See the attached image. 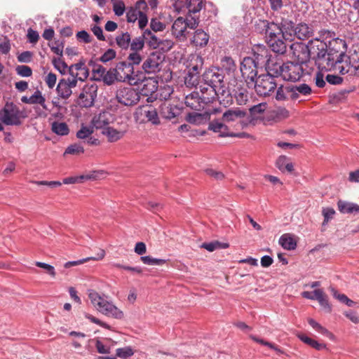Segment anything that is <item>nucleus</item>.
Listing matches in <instances>:
<instances>
[{"label":"nucleus","mask_w":359,"mask_h":359,"mask_svg":"<svg viewBox=\"0 0 359 359\" xmlns=\"http://www.w3.org/2000/svg\"><path fill=\"white\" fill-rule=\"evenodd\" d=\"M222 72H225L227 74H233L236 71L237 67L233 59L230 56H224L220 60V67Z\"/></svg>","instance_id":"obj_31"},{"label":"nucleus","mask_w":359,"mask_h":359,"mask_svg":"<svg viewBox=\"0 0 359 359\" xmlns=\"http://www.w3.org/2000/svg\"><path fill=\"white\" fill-rule=\"evenodd\" d=\"M144 41L147 42L150 47L153 48H156L160 46V45L163 43L157 36L151 32V34L147 37H145Z\"/></svg>","instance_id":"obj_56"},{"label":"nucleus","mask_w":359,"mask_h":359,"mask_svg":"<svg viewBox=\"0 0 359 359\" xmlns=\"http://www.w3.org/2000/svg\"><path fill=\"white\" fill-rule=\"evenodd\" d=\"M196 64L191 65L188 73L184 77V83L187 86L194 87L198 84L200 78V72L203 64V59L201 56H197L195 59Z\"/></svg>","instance_id":"obj_14"},{"label":"nucleus","mask_w":359,"mask_h":359,"mask_svg":"<svg viewBox=\"0 0 359 359\" xmlns=\"http://www.w3.org/2000/svg\"><path fill=\"white\" fill-rule=\"evenodd\" d=\"M276 99L277 100L283 101L287 99H290V93H289L290 88H291L290 84L287 86L280 85L277 86Z\"/></svg>","instance_id":"obj_45"},{"label":"nucleus","mask_w":359,"mask_h":359,"mask_svg":"<svg viewBox=\"0 0 359 359\" xmlns=\"http://www.w3.org/2000/svg\"><path fill=\"white\" fill-rule=\"evenodd\" d=\"M342 45L341 40L330 42L320 69H325L326 71L334 70L341 75L355 73L354 66L356 60L354 59V62H352L351 57L341 49Z\"/></svg>","instance_id":"obj_1"},{"label":"nucleus","mask_w":359,"mask_h":359,"mask_svg":"<svg viewBox=\"0 0 359 359\" xmlns=\"http://www.w3.org/2000/svg\"><path fill=\"white\" fill-rule=\"evenodd\" d=\"M250 337L254 341H255L258 344H260L262 345L268 346L271 349L274 350L278 354H282L283 353V351L280 348H279L277 346H276L274 344H272L271 342L265 341L263 339L259 338L258 337L253 335V334L250 335Z\"/></svg>","instance_id":"obj_48"},{"label":"nucleus","mask_w":359,"mask_h":359,"mask_svg":"<svg viewBox=\"0 0 359 359\" xmlns=\"http://www.w3.org/2000/svg\"><path fill=\"white\" fill-rule=\"evenodd\" d=\"M64 41L56 40L52 46L49 45L51 50L60 56L62 55L64 48Z\"/></svg>","instance_id":"obj_60"},{"label":"nucleus","mask_w":359,"mask_h":359,"mask_svg":"<svg viewBox=\"0 0 359 359\" xmlns=\"http://www.w3.org/2000/svg\"><path fill=\"white\" fill-rule=\"evenodd\" d=\"M285 41L281 35H278L276 37L269 39L266 42L274 53L284 54L287 51Z\"/></svg>","instance_id":"obj_23"},{"label":"nucleus","mask_w":359,"mask_h":359,"mask_svg":"<svg viewBox=\"0 0 359 359\" xmlns=\"http://www.w3.org/2000/svg\"><path fill=\"white\" fill-rule=\"evenodd\" d=\"M116 351V355L123 359H128L134 354L133 350L130 346L118 348Z\"/></svg>","instance_id":"obj_55"},{"label":"nucleus","mask_w":359,"mask_h":359,"mask_svg":"<svg viewBox=\"0 0 359 359\" xmlns=\"http://www.w3.org/2000/svg\"><path fill=\"white\" fill-rule=\"evenodd\" d=\"M84 152L83 147L79 144L69 145L65 150V154H79Z\"/></svg>","instance_id":"obj_61"},{"label":"nucleus","mask_w":359,"mask_h":359,"mask_svg":"<svg viewBox=\"0 0 359 359\" xmlns=\"http://www.w3.org/2000/svg\"><path fill=\"white\" fill-rule=\"evenodd\" d=\"M117 46L123 50H127L130 46L131 41L130 35L128 32H123L115 38Z\"/></svg>","instance_id":"obj_41"},{"label":"nucleus","mask_w":359,"mask_h":359,"mask_svg":"<svg viewBox=\"0 0 359 359\" xmlns=\"http://www.w3.org/2000/svg\"><path fill=\"white\" fill-rule=\"evenodd\" d=\"M89 298L92 304L102 313L116 319H121L123 317L122 311L118 309L111 302L107 301L101 297L98 293H90Z\"/></svg>","instance_id":"obj_3"},{"label":"nucleus","mask_w":359,"mask_h":359,"mask_svg":"<svg viewBox=\"0 0 359 359\" xmlns=\"http://www.w3.org/2000/svg\"><path fill=\"white\" fill-rule=\"evenodd\" d=\"M303 64L297 62H288L280 65L276 73L279 74L285 81H296L303 75Z\"/></svg>","instance_id":"obj_6"},{"label":"nucleus","mask_w":359,"mask_h":359,"mask_svg":"<svg viewBox=\"0 0 359 359\" xmlns=\"http://www.w3.org/2000/svg\"><path fill=\"white\" fill-rule=\"evenodd\" d=\"M93 178L90 175H82L76 177H66L63 180L62 183L65 184H76L82 182L84 180H90Z\"/></svg>","instance_id":"obj_52"},{"label":"nucleus","mask_w":359,"mask_h":359,"mask_svg":"<svg viewBox=\"0 0 359 359\" xmlns=\"http://www.w3.org/2000/svg\"><path fill=\"white\" fill-rule=\"evenodd\" d=\"M297 337L302 341L318 351L326 348V345L325 344H320L304 334H299Z\"/></svg>","instance_id":"obj_42"},{"label":"nucleus","mask_w":359,"mask_h":359,"mask_svg":"<svg viewBox=\"0 0 359 359\" xmlns=\"http://www.w3.org/2000/svg\"><path fill=\"white\" fill-rule=\"evenodd\" d=\"M161 115L165 119L170 120L181 114V109L177 105L164 103L161 106Z\"/></svg>","instance_id":"obj_25"},{"label":"nucleus","mask_w":359,"mask_h":359,"mask_svg":"<svg viewBox=\"0 0 359 359\" xmlns=\"http://www.w3.org/2000/svg\"><path fill=\"white\" fill-rule=\"evenodd\" d=\"M187 26L185 19L182 17L177 18L172 24V34L177 39H181L186 36Z\"/></svg>","instance_id":"obj_26"},{"label":"nucleus","mask_w":359,"mask_h":359,"mask_svg":"<svg viewBox=\"0 0 359 359\" xmlns=\"http://www.w3.org/2000/svg\"><path fill=\"white\" fill-rule=\"evenodd\" d=\"M309 46L311 59L313 60L316 65L320 69L322 61L325 58L327 44L324 41L315 38L309 41Z\"/></svg>","instance_id":"obj_8"},{"label":"nucleus","mask_w":359,"mask_h":359,"mask_svg":"<svg viewBox=\"0 0 359 359\" xmlns=\"http://www.w3.org/2000/svg\"><path fill=\"white\" fill-rule=\"evenodd\" d=\"M107 113L102 112L97 115H95L92 119V125L97 129H100L107 126L109 123V118L107 117Z\"/></svg>","instance_id":"obj_38"},{"label":"nucleus","mask_w":359,"mask_h":359,"mask_svg":"<svg viewBox=\"0 0 359 359\" xmlns=\"http://www.w3.org/2000/svg\"><path fill=\"white\" fill-rule=\"evenodd\" d=\"M77 85L76 80L69 77L61 79L57 86L56 92L59 99L67 100L72 94V88Z\"/></svg>","instance_id":"obj_15"},{"label":"nucleus","mask_w":359,"mask_h":359,"mask_svg":"<svg viewBox=\"0 0 359 359\" xmlns=\"http://www.w3.org/2000/svg\"><path fill=\"white\" fill-rule=\"evenodd\" d=\"M224 76L219 67H212L207 69L203 74V79L207 86L214 88L223 87Z\"/></svg>","instance_id":"obj_11"},{"label":"nucleus","mask_w":359,"mask_h":359,"mask_svg":"<svg viewBox=\"0 0 359 359\" xmlns=\"http://www.w3.org/2000/svg\"><path fill=\"white\" fill-rule=\"evenodd\" d=\"M337 205L339 210L341 213H359V205L356 203L339 201Z\"/></svg>","instance_id":"obj_35"},{"label":"nucleus","mask_w":359,"mask_h":359,"mask_svg":"<svg viewBox=\"0 0 359 359\" xmlns=\"http://www.w3.org/2000/svg\"><path fill=\"white\" fill-rule=\"evenodd\" d=\"M290 86L288 92L290 93V100L294 101H303V97H308L312 93L311 88L306 83L290 84Z\"/></svg>","instance_id":"obj_17"},{"label":"nucleus","mask_w":359,"mask_h":359,"mask_svg":"<svg viewBox=\"0 0 359 359\" xmlns=\"http://www.w3.org/2000/svg\"><path fill=\"white\" fill-rule=\"evenodd\" d=\"M95 79L102 81L108 86L112 85L115 81H118L117 74L114 72V68H110L108 71H106L102 78H95Z\"/></svg>","instance_id":"obj_44"},{"label":"nucleus","mask_w":359,"mask_h":359,"mask_svg":"<svg viewBox=\"0 0 359 359\" xmlns=\"http://www.w3.org/2000/svg\"><path fill=\"white\" fill-rule=\"evenodd\" d=\"M313 30L311 27L305 22H300L295 26L292 35V40L294 37L299 40H306L313 36Z\"/></svg>","instance_id":"obj_21"},{"label":"nucleus","mask_w":359,"mask_h":359,"mask_svg":"<svg viewBox=\"0 0 359 359\" xmlns=\"http://www.w3.org/2000/svg\"><path fill=\"white\" fill-rule=\"evenodd\" d=\"M162 61V54L159 51L152 52L143 62L142 69L145 73H154L159 69Z\"/></svg>","instance_id":"obj_16"},{"label":"nucleus","mask_w":359,"mask_h":359,"mask_svg":"<svg viewBox=\"0 0 359 359\" xmlns=\"http://www.w3.org/2000/svg\"><path fill=\"white\" fill-rule=\"evenodd\" d=\"M105 255V252L104 250H100L99 252H97V254L96 255V256L95 257H88V258H86V259H79V260H76V261H70V262H67L65 264V268H69L71 266H76V265H79V264H83L84 262L90 260V259H93V260H100L104 258Z\"/></svg>","instance_id":"obj_40"},{"label":"nucleus","mask_w":359,"mask_h":359,"mask_svg":"<svg viewBox=\"0 0 359 359\" xmlns=\"http://www.w3.org/2000/svg\"><path fill=\"white\" fill-rule=\"evenodd\" d=\"M266 109V103L262 102L258 104H255L250 108V112L252 115L256 116L263 113Z\"/></svg>","instance_id":"obj_64"},{"label":"nucleus","mask_w":359,"mask_h":359,"mask_svg":"<svg viewBox=\"0 0 359 359\" xmlns=\"http://www.w3.org/2000/svg\"><path fill=\"white\" fill-rule=\"evenodd\" d=\"M245 115H246L245 111H244L243 110H241V109H236V110L229 109V110L226 111L223 114L222 119L224 121L229 122V121H234L236 118H243Z\"/></svg>","instance_id":"obj_43"},{"label":"nucleus","mask_w":359,"mask_h":359,"mask_svg":"<svg viewBox=\"0 0 359 359\" xmlns=\"http://www.w3.org/2000/svg\"><path fill=\"white\" fill-rule=\"evenodd\" d=\"M208 129L214 133H219L221 137H229V135L231 133V132L229 131L228 126L217 119L210 121Z\"/></svg>","instance_id":"obj_27"},{"label":"nucleus","mask_w":359,"mask_h":359,"mask_svg":"<svg viewBox=\"0 0 359 359\" xmlns=\"http://www.w3.org/2000/svg\"><path fill=\"white\" fill-rule=\"evenodd\" d=\"M316 86L318 88H323L326 85L325 77L323 72L318 71L316 72L315 77L313 79Z\"/></svg>","instance_id":"obj_62"},{"label":"nucleus","mask_w":359,"mask_h":359,"mask_svg":"<svg viewBox=\"0 0 359 359\" xmlns=\"http://www.w3.org/2000/svg\"><path fill=\"white\" fill-rule=\"evenodd\" d=\"M113 4V11L116 15L121 16L125 12V4L122 0H111Z\"/></svg>","instance_id":"obj_54"},{"label":"nucleus","mask_w":359,"mask_h":359,"mask_svg":"<svg viewBox=\"0 0 359 359\" xmlns=\"http://www.w3.org/2000/svg\"><path fill=\"white\" fill-rule=\"evenodd\" d=\"M249 57L254 60L257 67L259 69L266 67L270 60V55L265 47L259 46L257 50H253L252 55Z\"/></svg>","instance_id":"obj_20"},{"label":"nucleus","mask_w":359,"mask_h":359,"mask_svg":"<svg viewBox=\"0 0 359 359\" xmlns=\"http://www.w3.org/2000/svg\"><path fill=\"white\" fill-rule=\"evenodd\" d=\"M51 130L60 136H65L69 133V128L65 122L54 121L51 124Z\"/></svg>","instance_id":"obj_39"},{"label":"nucleus","mask_w":359,"mask_h":359,"mask_svg":"<svg viewBox=\"0 0 359 359\" xmlns=\"http://www.w3.org/2000/svg\"><path fill=\"white\" fill-rule=\"evenodd\" d=\"M21 101L27 104H39L43 109H46V100L42 95L41 91L36 90L34 93L29 97L27 96H22Z\"/></svg>","instance_id":"obj_33"},{"label":"nucleus","mask_w":359,"mask_h":359,"mask_svg":"<svg viewBox=\"0 0 359 359\" xmlns=\"http://www.w3.org/2000/svg\"><path fill=\"white\" fill-rule=\"evenodd\" d=\"M255 30L264 36L266 41L270 39L276 37V36L281 35L278 19H276V22L259 20L255 24Z\"/></svg>","instance_id":"obj_10"},{"label":"nucleus","mask_w":359,"mask_h":359,"mask_svg":"<svg viewBox=\"0 0 359 359\" xmlns=\"http://www.w3.org/2000/svg\"><path fill=\"white\" fill-rule=\"evenodd\" d=\"M144 116L147 118V119L151 122L154 125L159 124V118L158 115V112L154 107H149L147 110H144Z\"/></svg>","instance_id":"obj_47"},{"label":"nucleus","mask_w":359,"mask_h":359,"mask_svg":"<svg viewBox=\"0 0 359 359\" xmlns=\"http://www.w3.org/2000/svg\"><path fill=\"white\" fill-rule=\"evenodd\" d=\"M186 6L189 13L195 14L202 9L203 0H186Z\"/></svg>","instance_id":"obj_46"},{"label":"nucleus","mask_w":359,"mask_h":359,"mask_svg":"<svg viewBox=\"0 0 359 359\" xmlns=\"http://www.w3.org/2000/svg\"><path fill=\"white\" fill-rule=\"evenodd\" d=\"M54 67L62 74L69 72V67L60 57H54L52 60Z\"/></svg>","instance_id":"obj_49"},{"label":"nucleus","mask_w":359,"mask_h":359,"mask_svg":"<svg viewBox=\"0 0 359 359\" xmlns=\"http://www.w3.org/2000/svg\"><path fill=\"white\" fill-rule=\"evenodd\" d=\"M199 96L203 104L212 102L217 97V88L212 86H201Z\"/></svg>","instance_id":"obj_24"},{"label":"nucleus","mask_w":359,"mask_h":359,"mask_svg":"<svg viewBox=\"0 0 359 359\" xmlns=\"http://www.w3.org/2000/svg\"><path fill=\"white\" fill-rule=\"evenodd\" d=\"M140 259L144 264L151 266H161L166 262L165 259L154 258L151 256H142Z\"/></svg>","instance_id":"obj_51"},{"label":"nucleus","mask_w":359,"mask_h":359,"mask_svg":"<svg viewBox=\"0 0 359 359\" xmlns=\"http://www.w3.org/2000/svg\"><path fill=\"white\" fill-rule=\"evenodd\" d=\"M209 41V35L203 29H196L194 32L191 42L196 47L203 48L205 46Z\"/></svg>","instance_id":"obj_32"},{"label":"nucleus","mask_w":359,"mask_h":359,"mask_svg":"<svg viewBox=\"0 0 359 359\" xmlns=\"http://www.w3.org/2000/svg\"><path fill=\"white\" fill-rule=\"evenodd\" d=\"M151 34V31L149 29H145L142 34V36L135 37L130 41V50L133 52H140L144 47L145 43V37L149 36Z\"/></svg>","instance_id":"obj_29"},{"label":"nucleus","mask_w":359,"mask_h":359,"mask_svg":"<svg viewBox=\"0 0 359 359\" xmlns=\"http://www.w3.org/2000/svg\"><path fill=\"white\" fill-rule=\"evenodd\" d=\"M278 22L281 36L285 40L292 41V35L296 26L293 20L289 18L281 17L280 20L278 19Z\"/></svg>","instance_id":"obj_19"},{"label":"nucleus","mask_w":359,"mask_h":359,"mask_svg":"<svg viewBox=\"0 0 359 359\" xmlns=\"http://www.w3.org/2000/svg\"><path fill=\"white\" fill-rule=\"evenodd\" d=\"M259 69L250 57H245L241 62V75L249 88H252V84H255V81L258 78Z\"/></svg>","instance_id":"obj_7"},{"label":"nucleus","mask_w":359,"mask_h":359,"mask_svg":"<svg viewBox=\"0 0 359 359\" xmlns=\"http://www.w3.org/2000/svg\"><path fill=\"white\" fill-rule=\"evenodd\" d=\"M116 98L119 103L123 105L132 106L137 103L140 96L135 88L126 87L119 88L116 91Z\"/></svg>","instance_id":"obj_12"},{"label":"nucleus","mask_w":359,"mask_h":359,"mask_svg":"<svg viewBox=\"0 0 359 359\" xmlns=\"http://www.w3.org/2000/svg\"><path fill=\"white\" fill-rule=\"evenodd\" d=\"M69 74L72 79L76 80L77 83L79 81H83L89 76L88 69L83 61L70 65L69 67Z\"/></svg>","instance_id":"obj_18"},{"label":"nucleus","mask_w":359,"mask_h":359,"mask_svg":"<svg viewBox=\"0 0 359 359\" xmlns=\"http://www.w3.org/2000/svg\"><path fill=\"white\" fill-rule=\"evenodd\" d=\"M128 61H126V63L130 64V67H133L135 65H138L141 63V62L143 60V56L140 55L139 52H133L130 53L128 57Z\"/></svg>","instance_id":"obj_53"},{"label":"nucleus","mask_w":359,"mask_h":359,"mask_svg":"<svg viewBox=\"0 0 359 359\" xmlns=\"http://www.w3.org/2000/svg\"><path fill=\"white\" fill-rule=\"evenodd\" d=\"M317 301L327 312H330L332 311V307L328 302L327 297L323 290L320 296L318 297Z\"/></svg>","instance_id":"obj_57"},{"label":"nucleus","mask_w":359,"mask_h":359,"mask_svg":"<svg viewBox=\"0 0 359 359\" xmlns=\"http://www.w3.org/2000/svg\"><path fill=\"white\" fill-rule=\"evenodd\" d=\"M22 118V112L13 102H7L0 110V121L7 126H20Z\"/></svg>","instance_id":"obj_4"},{"label":"nucleus","mask_w":359,"mask_h":359,"mask_svg":"<svg viewBox=\"0 0 359 359\" xmlns=\"http://www.w3.org/2000/svg\"><path fill=\"white\" fill-rule=\"evenodd\" d=\"M116 53L112 48L107 49L99 58V60L103 63H106L116 57Z\"/></svg>","instance_id":"obj_58"},{"label":"nucleus","mask_w":359,"mask_h":359,"mask_svg":"<svg viewBox=\"0 0 359 359\" xmlns=\"http://www.w3.org/2000/svg\"><path fill=\"white\" fill-rule=\"evenodd\" d=\"M277 86L276 77L268 72L259 76L255 81V84H252V88H255L257 95L266 97L273 93Z\"/></svg>","instance_id":"obj_5"},{"label":"nucleus","mask_w":359,"mask_h":359,"mask_svg":"<svg viewBox=\"0 0 359 359\" xmlns=\"http://www.w3.org/2000/svg\"><path fill=\"white\" fill-rule=\"evenodd\" d=\"M102 133L107 137L108 141L114 142L121 139L124 134V131H120L111 127H107L102 131Z\"/></svg>","instance_id":"obj_36"},{"label":"nucleus","mask_w":359,"mask_h":359,"mask_svg":"<svg viewBox=\"0 0 359 359\" xmlns=\"http://www.w3.org/2000/svg\"><path fill=\"white\" fill-rule=\"evenodd\" d=\"M114 72L116 73L118 81H127L130 85H137L144 81L145 75L141 71H135V67H130L126 61H121L116 63L114 67Z\"/></svg>","instance_id":"obj_2"},{"label":"nucleus","mask_w":359,"mask_h":359,"mask_svg":"<svg viewBox=\"0 0 359 359\" xmlns=\"http://www.w3.org/2000/svg\"><path fill=\"white\" fill-rule=\"evenodd\" d=\"M184 102L187 107L196 111H200L201 109L204 108V106L202 105L201 102L198 92L194 91L187 95Z\"/></svg>","instance_id":"obj_28"},{"label":"nucleus","mask_w":359,"mask_h":359,"mask_svg":"<svg viewBox=\"0 0 359 359\" xmlns=\"http://www.w3.org/2000/svg\"><path fill=\"white\" fill-rule=\"evenodd\" d=\"M97 84L94 83L86 84L78 97V104L84 108L91 107L97 97Z\"/></svg>","instance_id":"obj_9"},{"label":"nucleus","mask_w":359,"mask_h":359,"mask_svg":"<svg viewBox=\"0 0 359 359\" xmlns=\"http://www.w3.org/2000/svg\"><path fill=\"white\" fill-rule=\"evenodd\" d=\"M88 65L92 67V72L94 76L97 75V78H102L106 72V69L102 65L96 63L93 60H90Z\"/></svg>","instance_id":"obj_50"},{"label":"nucleus","mask_w":359,"mask_h":359,"mask_svg":"<svg viewBox=\"0 0 359 359\" xmlns=\"http://www.w3.org/2000/svg\"><path fill=\"white\" fill-rule=\"evenodd\" d=\"M292 56L296 61L300 64H306L310 60V52L309 43L307 44L303 42H294L290 46Z\"/></svg>","instance_id":"obj_13"},{"label":"nucleus","mask_w":359,"mask_h":359,"mask_svg":"<svg viewBox=\"0 0 359 359\" xmlns=\"http://www.w3.org/2000/svg\"><path fill=\"white\" fill-rule=\"evenodd\" d=\"M76 38L80 42L89 43L92 41V36L86 30H81L76 33Z\"/></svg>","instance_id":"obj_63"},{"label":"nucleus","mask_w":359,"mask_h":359,"mask_svg":"<svg viewBox=\"0 0 359 359\" xmlns=\"http://www.w3.org/2000/svg\"><path fill=\"white\" fill-rule=\"evenodd\" d=\"M233 99L239 105L245 104L248 100V90L241 85H237L233 88Z\"/></svg>","instance_id":"obj_30"},{"label":"nucleus","mask_w":359,"mask_h":359,"mask_svg":"<svg viewBox=\"0 0 359 359\" xmlns=\"http://www.w3.org/2000/svg\"><path fill=\"white\" fill-rule=\"evenodd\" d=\"M279 244L283 248L287 250H294L297 247L296 241L289 233H285L280 237Z\"/></svg>","instance_id":"obj_37"},{"label":"nucleus","mask_w":359,"mask_h":359,"mask_svg":"<svg viewBox=\"0 0 359 359\" xmlns=\"http://www.w3.org/2000/svg\"><path fill=\"white\" fill-rule=\"evenodd\" d=\"M217 93L216 98H217L219 103L225 107L233 103V89L226 88L224 84L223 87H220L218 89L217 88Z\"/></svg>","instance_id":"obj_22"},{"label":"nucleus","mask_w":359,"mask_h":359,"mask_svg":"<svg viewBox=\"0 0 359 359\" xmlns=\"http://www.w3.org/2000/svg\"><path fill=\"white\" fill-rule=\"evenodd\" d=\"M276 167L279 170L284 172L285 171L291 173L294 170V165L290 161V158L286 156H280L276 160Z\"/></svg>","instance_id":"obj_34"},{"label":"nucleus","mask_w":359,"mask_h":359,"mask_svg":"<svg viewBox=\"0 0 359 359\" xmlns=\"http://www.w3.org/2000/svg\"><path fill=\"white\" fill-rule=\"evenodd\" d=\"M16 73L22 77H29L32 74V69L27 65H18L15 68Z\"/></svg>","instance_id":"obj_59"}]
</instances>
